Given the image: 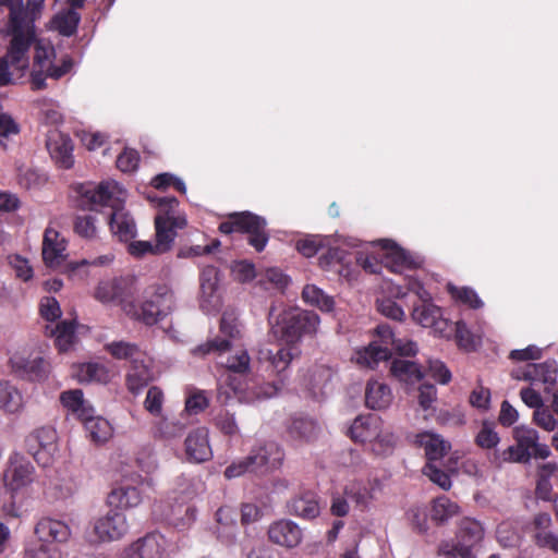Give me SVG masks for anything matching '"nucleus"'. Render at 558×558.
<instances>
[{
	"instance_id": "1",
	"label": "nucleus",
	"mask_w": 558,
	"mask_h": 558,
	"mask_svg": "<svg viewBox=\"0 0 558 558\" xmlns=\"http://www.w3.org/2000/svg\"><path fill=\"white\" fill-rule=\"evenodd\" d=\"M80 206L87 210H99L109 207V226L120 241L129 242L136 235V225L133 217L124 211L122 203L124 191L116 181H104L98 184L87 183L77 187Z\"/></svg>"
},
{
	"instance_id": "2",
	"label": "nucleus",
	"mask_w": 558,
	"mask_h": 558,
	"mask_svg": "<svg viewBox=\"0 0 558 558\" xmlns=\"http://www.w3.org/2000/svg\"><path fill=\"white\" fill-rule=\"evenodd\" d=\"M515 445L509 446L502 451H494L490 462L500 468L507 462H527L531 458L546 459L550 454L549 447L538 442V433L525 426L513 429Z\"/></svg>"
},
{
	"instance_id": "3",
	"label": "nucleus",
	"mask_w": 558,
	"mask_h": 558,
	"mask_svg": "<svg viewBox=\"0 0 558 558\" xmlns=\"http://www.w3.org/2000/svg\"><path fill=\"white\" fill-rule=\"evenodd\" d=\"M219 230L226 234L232 232L247 233L250 245L257 252H262L268 242L266 220L248 211L231 214L228 221L220 223Z\"/></svg>"
},
{
	"instance_id": "4",
	"label": "nucleus",
	"mask_w": 558,
	"mask_h": 558,
	"mask_svg": "<svg viewBox=\"0 0 558 558\" xmlns=\"http://www.w3.org/2000/svg\"><path fill=\"white\" fill-rule=\"evenodd\" d=\"M129 531L126 517L119 510H110L97 518L86 529L84 538L90 545L122 538Z\"/></svg>"
},
{
	"instance_id": "5",
	"label": "nucleus",
	"mask_w": 558,
	"mask_h": 558,
	"mask_svg": "<svg viewBox=\"0 0 558 558\" xmlns=\"http://www.w3.org/2000/svg\"><path fill=\"white\" fill-rule=\"evenodd\" d=\"M174 294L166 284L150 286L145 290V300L141 306L138 319L154 325L168 316L174 308Z\"/></svg>"
},
{
	"instance_id": "6",
	"label": "nucleus",
	"mask_w": 558,
	"mask_h": 558,
	"mask_svg": "<svg viewBox=\"0 0 558 558\" xmlns=\"http://www.w3.org/2000/svg\"><path fill=\"white\" fill-rule=\"evenodd\" d=\"M484 538L482 524L473 519L464 518L460 521L456 535V543L450 546L448 543L440 547L442 555L448 558H475L472 550L476 548Z\"/></svg>"
},
{
	"instance_id": "7",
	"label": "nucleus",
	"mask_w": 558,
	"mask_h": 558,
	"mask_svg": "<svg viewBox=\"0 0 558 558\" xmlns=\"http://www.w3.org/2000/svg\"><path fill=\"white\" fill-rule=\"evenodd\" d=\"M220 335L193 349V354L204 356L210 352L222 353L230 349L231 341L241 337V326L234 311L223 312L220 319Z\"/></svg>"
},
{
	"instance_id": "8",
	"label": "nucleus",
	"mask_w": 558,
	"mask_h": 558,
	"mask_svg": "<svg viewBox=\"0 0 558 558\" xmlns=\"http://www.w3.org/2000/svg\"><path fill=\"white\" fill-rule=\"evenodd\" d=\"M319 316L313 311L296 310L286 315L282 320V339L290 345L299 342L303 336L316 333Z\"/></svg>"
},
{
	"instance_id": "9",
	"label": "nucleus",
	"mask_w": 558,
	"mask_h": 558,
	"mask_svg": "<svg viewBox=\"0 0 558 558\" xmlns=\"http://www.w3.org/2000/svg\"><path fill=\"white\" fill-rule=\"evenodd\" d=\"M376 332L380 338V344L371 343L363 351L359 352L357 362L374 368L380 361H387L391 356V345L396 343L392 329L389 325H378Z\"/></svg>"
},
{
	"instance_id": "10",
	"label": "nucleus",
	"mask_w": 558,
	"mask_h": 558,
	"mask_svg": "<svg viewBox=\"0 0 558 558\" xmlns=\"http://www.w3.org/2000/svg\"><path fill=\"white\" fill-rule=\"evenodd\" d=\"M248 457L253 466V473L266 474L281 466L284 452L279 444L266 441L254 447Z\"/></svg>"
},
{
	"instance_id": "11",
	"label": "nucleus",
	"mask_w": 558,
	"mask_h": 558,
	"mask_svg": "<svg viewBox=\"0 0 558 558\" xmlns=\"http://www.w3.org/2000/svg\"><path fill=\"white\" fill-rule=\"evenodd\" d=\"M186 226V219L183 216L158 214L155 218L156 227V248L157 254H162L171 248V244L177 236V230Z\"/></svg>"
},
{
	"instance_id": "12",
	"label": "nucleus",
	"mask_w": 558,
	"mask_h": 558,
	"mask_svg": "<svg viewBox=\"0 0 558 558\" xmlns=\"http://www.w3.org/2000/svg\"><path fill=\"white\" fill-rule=\"evenodd\" d=\"M168 542L160 533H149L124 551V558H163Z\"/></svg>"
},
{
	"instance_id": "13",
	"label": "nucleus",
	"mask_w": 558,
	"mask_h": 558,
	"mask_svg": "<svg viewBox=\"0 0 558 558\" xmlns=\"http://www.w3.org/2000/svg\"><path fill=\"white\" fill-rule=\"evenodd\" d=\"M287 512L303 520H313L320 513L318 496L312 490L301 492L287 501Z\"/></svg>"
},
{
	"instance_id": "14",
	"label": "nucleus",
	"mask_w": 558,
	"mask_h": 558,
	"mask_svg": "<svg viewBox=\"0 0 558 558\" xmlns=\"http://www.w3.org/2000/svg\"><path fill=\"white\" fill-rule=\"evenodd\" d=\"M268 537L277 545L294 548L302 542V530L295 522L282 519L269 525Z\"/></svg>"
},
{
	"instance_id": "15",
	"label": "nucleus",
	"mask_w": 558,
	"mask_h": 558,
	"mask_svg": "<svg viewBox=\"0 0 558 558\" xmlns=\"http://www.w3.org/2000/svg\"><path fill=\"white\" fill-rule=\"evenodd\" d=\"M66 243L63 238L52 228L45 230L43 240V259L48 267L54 268L65 259Z\"/></svg>"
},
{
	"instance_id": "16",
	"label": "nucleus",
	"mask_w": 558,
	"mask_h": 558,
	"mask_svg": "<svg viewBox=\"0 0 558 558\" xmlns=\"http://www.w3.org/2000/svg\"><path fill=\"white\" fill-rule=\"evenodd\" d=\"M46 145L51 158L59 167L70 169L73 166V144L68 135L52 132L48 136Z\"/></svg>"
},
{
	"instance_id": "17",
	"label": "nucleus",
	"mask_w": 558,
	"mask_h": 558,
	"mask_svg": "<svg viewBox=\"0 0 558 558\" xmlns=\"http://www.w3.org/2000/svg\"><path fill=\"white\" fill-rule=\"evenodd\" d=\"M35 534L38 542L51 544L52 542L64 543L71 535L66 523L51 518H43L35 525Z\"/></svg>"
},
{
	"instance_id": "18",
	"label": "nucleus",
	"mask_w": 558,
	"mask_h": 558,
	"mask_svg": "<svg viewBox=\"0 0 558 558\" xmlns=\"http://www.w3.org/2000/svg\"><path fill=\"white\" fill-rule=\"evenodd\" d=\"M185 453L191 462L201 463L209 460L213 456L208 442V433L205 428H197L191 432L185 439Z\"/></svg>"
},
{
	"instance_id": "19",
	"label": "nucleus",
	"mask_w": 558,
	"mask_h": 558,
	"mask_svg": "<svg viewBox=\"0 0 558 558\" xmlns=\"http://www.w3.org/2000/svg\"><path fill=\"white\" fill-rule=\"evenodd\" d=\"M415 444L424 448L428 462H437L451 449L450 442L440 435L423 432L415 436Z\"/></svg>"
},
{
	"instance_id": "20",
	"label": "nucleus",
	"mask_w": 558,
	"mask_h": 558,
	"mask_svg": "<svg viewBox=\"0 0 558 558\" xmlns=\"http://www.w3.org/2000/svg\"><path fill=\"white\" fill-rule=\"evenodd\" d=\"M33 472L34 468L31 462L15 459L11 461L5 471V484L11 490H17L32 482Z\"/></svg>"
},
{
	"instance_id": "21",
	"label": "nucleus",
	"mask_w": 558,
	"mask_h": 558,
	"mask_svg": "<svg viewBox=\"0 0 558 558\" xmlns=\"http://www.w3.org/2000/svg\"><path fill=\"white\" fill-rule=\"evenodd\" d=\"M216 534L221 542L232 544L238 534L236 512L228 506L220 507L216 512Z\"/></svg>"
},
{
	"instance_id": "22",
	"label": "nucleus",
	"mask_w": 558,
	"mask_h": 558,
	"mask_svg": "<svg viewBox=\"0 0 558 558\" xmlns=\"http://www.w3.org/2000/svg\"><path fill=\"white\" fill-rule=\"evenodd\" d=\"M379 427L380 418L377 415H360L350 427V436L355 441L372 442L374 437L378 435Z\"/></svg>"
},
{
	"instance_id": "23",
	"label": "nucleus",
	"mask_w": 558,
	"mask_h": 558,
	"mask_svg": "<svg viewBox=\"0 0 558 558\" xmlns=\"http://www.w3.org/2000/svg\"><path fill=\"white\" fill-rule=\"evenodd\" d=\"M441 310L432 302H423L415 305L413 308V318L423 327L435 328L440 333L445 332L441 325H447L446 320L441 319Z\"/></svg>"
},
{
	"instance_id": "24",
	"label": "nucleus",
	"mask_w": 558,
	"mask_h": 558,
	"mask_svg": "<svg viewBox=\"0 0 558 558\" xmlns=\"http://www.w3.org/2000/svg\"><path fill=\"white\" fill-rule=\"evenodd\" d=\"M318 433L317 422L308 416H294L288 425V434L293 440L310 442L316 439Z\"/></svg>"
},
{
	"instance_id": "25",
	"label": "nucleus",
	"mask_w": 558,
	"mask_h": 558,
	"mask_svg": "<svg viewBox=\"0 0 558 558\" xmlns=\"http://www.w3.org/2000/svg\"><path fill=\"white\" fill-rule=\"evenodd\" d=\"M557 378V365L554 361H546L539 364H529L525 366L523 380L532 385L543 383L546 386H554Z\"/></svg>"
},
{
	"instance_id": "26",
	"label": "nucleus",
	"mask_w": 558,
	"mask_h": 558,
	"mask_svg": "<svg viewBox=\"0 0 558 558\" xmlns=\"http://www.w3.org/2000/svg\"><path fill=\"white\" fill-rule=\"evenodd\" d=\"M392 400L390 388L377 380H371L367 383L365 389V404L367 408L373 410L386 409Z\"/></svg>"
},
{
	"instance_id": "27",
	"label": "nucleus",
	"mask_w": 558,
	"mask_h": 558,
	"mask_svg": "<svg viewBox=\"0 0 558 558\" xmlns=\"http://www.w3.org/2000/svg\"><path fill=\"white\" fill-rule=\"evenodd\" d=\"M153 372L149 365L145 363L143 357L133 360L126 376L128 387L130 391L136 393L143 387L147 386L148 383L153 380Z\"/></svg>"
},
{
	"instance_id": "28",
	"label": "nucleus",
	"mask_w": 558,
	"mask_h": 558,
	"mask_svg": "<svg viewBox=\"0 0 558 558\" xmlns=\"http://www.w3.org/2000/svg\"><path fill=\"white\" fill-rule=\"evenodd\" d=\"M56 441L57 433L52 427H40L27 438L29 449L35 457L40 451L52 453L56 449Z\"/></svg>"
},
{
	"instance_id": "29",
	"label": "nucleus",
	"mask_w": 558,
	"mask_h": 558,
	"mask_svg": "<svg viewBox=\"0 0 558 558\" xmlns=\"http://www.w3.org/2000/svg\"><path fill=\"white\" fill-rule=\"evenodd\" d=\"M141 501V492L134 486L114 488L108 496V504L116 508H133L140 505Z\"/></svg>"
},
{
	"instance_id": "30",
	"label": "nucleus",
	"mask_w": 558,
	"mask_h": 558,
	"mask_svg": "<svg viewBox=\"0 0 558 558\" xmlns=\"http://www.w3.org/2000/svg\"><path fill=\"white\" fill-rule=\"evenodd\" d=\"M84 426L88 437L97 444L107 441L112 435L110 423L100 416H83Z\"/></svg>"
},
{
	"instance_id": "31",
	"label": "nucleus",
	"mask_w": 558,
	"mask_h": 558,
	"mask_svg": "<svg viewBox=\"0 0 558 558\" xmlns=\"http://www.w3.org/2000/svg\"><path fill=\"white\" fill-rule=\"evenodd\" d=\"M165 517L173 526L178 529H184L194 522L196 510L194 507L183 502L170 505L169 510L165 513Z\"/></svg>"
},
{
	"instance_id": "32",
	"label": "nucleus",
	"mask_w": 558,
	"mask_h": 558,
	"mask_svg": "<svg viewBox=\"0 0 558 558\" xmlns=\"http://www.w3.org/2000/svg\"><path fill=\"white\" fill-rule=\"evenodd\" d=\"M21 392L9 381H0V409L8 413H16L22 409Z\"/></svg>"
},
{
	"instance_id": "33",
	"label": "nucleus",
	"mask_w": 558,
	"mask_h": 558,
	"mask_svg": "<svg viewBox=\"0 0 558 558\" xmlns=\"http://www.w3.org/2000/svg\"><path fill=\"white\" fill-rule=\"evenodd\" d=\"M81 16L73 9H68L59 12L52 20V26L63 36H72L80 23Z\"/></svg>"
},
{
	"instance_id": "34",
	"label": "nucleus",
	"mask_w": 558,
	"mask_h": 558,
	"mask_svg": "<svg viewBox=\"0 0 558 558\" xmlns=\"http://www.w3.org/2000/svg\"><path fill=\"white\" fill-rule=\"evenodd\" d=\"M391 374L402 381H418L423 378L421 368L411 361L395 360L390 365Z\"/></svg>"
},
{
	"instance_id": "35",
	"label": "nucleus",
	"mask_w": 558,
	"mask_h": 558,
	"mask_svg": "<svg viewBox=\"0 0 558 558\" xmlns=\"http://www.w3.org/2000/svg\"><path fill=\"white\" fill-rule=\"evenodd\" d=\"M75 377L80 383H107L109 373L104 365L86 363L77 367Z\"/></svg>"
},
{
	"instance_id": "36",
	"label": "nucleus",
	"mask_w": 558,
	"mask_h": 558,
	"mask_svg": "<svg viewBox=\"0 0 558 558\" xmlns=\"http://www.w3.org/2000/svg\"><path fill=\"white\" fill-rule=\"evenodd\" d=\"M302 296L306 303L317 306L322 311L330 312L333 310V299L314 284L305 286Z\"/></svg>"
},
{
	"instance_id": "37",
	"label": "nucleus",
	"mask_w": 558,
	"mask_h": 558,
	"mask_svg": "<svg viewBox=\"0 0 558 558\" xmlns=\"http://www.w3.org/2000/svg\"><path fill=\"white\" fill-rule=\"evenodd\" d=\"M344 495L349 501L357 508L365 509L374 498L373 489L362 483H352L344 488Z\"/></svg>"
},
{
	"instance_id": "38",
	"label": "nucleus",
	"mask_w": 558,
	"mask_h": 558,
	"mask_svg": "<svg viewBox=\"0 0 558 558\" xmlns=\"http://www.w3.org/2000/svg\"><path fill=\"white\" fill-rule=\"evenodd\" d=\"M185 425L179 421L160 417L153 426V436L159 439H172L182 435Z\"/></svg>"
},
{
	"instance_id": "39",
	"label": "nucleus",
	"mask_w": 558,
	"mask_h": 558,
	"mask_svg": "<svg viewBox=\"0 0 558 558\" xmlns=\"http://www.w3.org/2000/svg\"><path fill=\"white\" fill-rule=\"evenodd\" d=\"M219 283V271L214 266H207L201 274V291L203 298L211 302L216 295Z\"/></svg>"
},
{
	"instance_id": "40",
	"label": "nucleus",
	"mask_w": 558,
	"mask_h": 558,
	"mask_svg": "<svg viewBox=\"0 0 558 558\" xmlns=\"http://www.w3.org/2000/svg\"><path fill=\"white\" fill-rule=\"evenodd\" d=\"M106 348L110 352V354L116 359L130 360L131 363H133V360H137L144 356L143 352L138 349V347L130 342H111L107 344Z\"/></svg>"
},
{
	"instance_id": "41",
	"label": "nucleus",
	"mask_w": 558,
	"mask_h": 558,
	"mask_svg": "<svg viewBox=\"0 0 558 558\" xmlns=\"http://www.w3.org/2000/svg\"><path fill=\"white\" fill-rule=\"evenodd\" d=\"M459 513V506L448 498H438L433 506L432 519L442 523Z\"/></svg>"
},
{
	"instance_id": "42",
	"label": "nucleus",
	"mask_w": 558,
	"mask_h": 558,
	"mask_svg": "<svg viewBox=\"0 0 558 558\" xmlns=\"http://www.w3.org/2000/svg\"><path fill=\"white\" fill-rule=\"evenodd\" d=\"M295 354L296 348L287 347L280 348L279 350H277L276 353H271L270 351H268L267 359L270 361V364L274 367V369L278 374H280L287 369Z\"/></svg>"
},
{
	"instance_id": "43",
	"label": "nucleus",
	"mask_w": 558,
	"mask_h": 558,
	"mask_svg": "<svg viewBox=\"0 0 558 558\" xmlns=\"http://www.w3.org/2000/svg\"><path fill=\"white\" fill-rule=\"evenodd\" d=\"M397 442V436L388 430L378 428V435L374 437L372 449L378 454H388L392 451Z\"/></svg>"
},
{
	"instance_id": "44",
	"label": "nucleus",
	"mask_w": 558,
	"mask_h": 558,
	"mask_svg": "<svg viewBox=\"0 0 558 558\" xmlns=\"http://www.w3.org/2000/svg\"><path fill=\"white\" fill-rule=\"evenodd\" d=\"M423 474L445 490H448L451 487L449 474L442 471L436 462H427L423 468Z\"/></svg>"
},
{
	"instance_id": "45",
	"label": "nucleus",
	"mask_w": 558,
	"mask_h": 558,
	"mask_svg": "<svg viewBox=\"0 0 558 558\" xmlns=\"http://www.w3.org/2000/svg\"><path fill=\"white\" fill-rule=\"evenodd\" d=\"M61 403L73 412H80L83 417L85 415V401L83 392L80 389L68 390L60 396Z\"/></svg>"
},
{
	"instance_id": "46",
	"label": "nucleus",
	"mask_w": 558,
	"mask_h": 558,
	"mask_svg": "<svg viewBox=\"0 0 558 558\" xmlns=\"http://www.w3.org/2000/svg\"><path fill=\"white\" fill-rule=\"evenodd\" d=\"M74 231L84 239H94L97 233L95 217L92 215L77 216L74 220Z\"/></svg>"
},
{
	"instance_id": "47",
	"label": "nucleus",
	"mask_w": 558,
	"mask_h": 558,
	"mask_svg": "<svg viewBox=\"0 0 558 558\" xmlns=\"http://www.w3.org/2000/svg\"><path fill=\"white\" fill-rule=\"evenodd\" d=\"M19 184L24 189H35L46 182V177L32 168H20L17 174Z\"/></svg>"
},
{
	"instance_id": "48",
	"label": "nucleus",
	"mask_w": 558,
	"mask_h": 558,
	"mask_svg": "<svg viewBox=\"0 0 558 558\" xmlns=\"http://www.w3.org/2000/svg\"><path fill=\"white\" fill-rule=\"evenodd\" d=\"M378 243L381 245L384 250L388 252L389 256L392 258L395 264V271H399V268L404 265H410L408 254L403 250L398 247L392 241L379 240Z\"/></svg>"
},
{
	"instance_id": "49",
	"label": "nucleus",
	"mask_w": 558,
	"mask_h": 558,
	"mask_svg": "<svg viewBox=\"0 0 558 558\" xmlns=\"http://www.w3.org/2000/svg\"><path fill=\"white\" fill-rule=\"evenodd\" d=\"M25 558H61V556L56 546L38 542L25 550Z\"/></svg>"
},
{
	"instance_id": "50",
	"label": "nucleus",
	"mask_w": 558,
	"mask_h": 558,
	"mask_svg": "<svg viewBox=\"0 0 558 558\" xmlns=\"http://www.w3.org/2000/svg\"><path fill=\"white\" fill-rule=\"evenodd\" d=\"M163 403V392L160 388L153 386L148 389L144 407L145 409L155 416H160Z\"/></svg>"
},
{
	"instance_id": "51",
	"label": "nucleus",
	"mask_w": 558,
	"mask_h": 558,
	"mask_svg": "<svg viewBox=\"0 0 558 558\" xmlns=\"http://www.w3.org/2000/svg\"><path fill=\"white\" fill-rule=\"evenodd\" d=\"M475 442L481 448L492 449L499 442V436L490 424L484 422L475 437Z\"/></svg>"
},
{
	"instance_id": "52",
	"label": "nucleus",
	"mask_w": 558,
	"mask_h": 558,
	"mask_svg": "<svg viewBox=\"0 0 558 558\" xmlns=\"http://www.w3.org/2000/svg\"><path fill=\"white\" fill-rule=\"evenodd\" d=\"M332 372L326 366H317L311 375L312 390L315 396L323 392L324 387L330 381Z\"/></svg>"
},
{
	"instance_id": "53",
	"label": "nucleus",
	"mask_w": 558,
	"mask_h": 558,
	"mask_svg": "<svg viewBox=\"0 0 558 558\" xmlns=\"http://www.w3.org/2000/svg\"><path fill=\"white\" fill-rule=\"evenodd\" d=\"M449 291L453 298L470 305L472 308H478L483 304L475 291L470 288H456L449 286Z\"/></svg>"
},
{
	"instance_id": "54",
	"label": "nucleus",
	"mask_w": 558,
	"mask_h": 558,
	"mask_svg": "<svg viewBox=\"0 0 558 558\" xmlns=\"http://www.w3.org/2000/svg\"><path fill=\"white\" fill-rule=\"evenodd\" d=\"M323 246V239L318 235H311L296 242V250L305 257L314 256Z\"/></svg>"
},
{
	"instance_id": "55",
	"label": "nucleus",
	"mask_w": 558,
	"mask_h": 558,
	"mask_svg": "<svg viewBox=\"0 0 558 558\" xmlns=\"http://www.w3.org/2000/svg\"><path fill=\"white\" fill-rule=\"evenodd\" d=\"M209 404L204 391H194L185 400V411L190 414H198Z\"/></svg>"
},
{
	"instance_id": "56",
	"label": "nucleus",
	"mask_w": 558,
	"mask_h": 558,
	"mask_svg": "<svg viewBox=\"0 0 558 558\" xmlns=\"http://www.w3.org/2000/svg\"><path fill=\"white\" fill-rule=\"evenodd\" d=\"M140 161V155L134 149H125L118 156L117 167L123 172L134 171Z\"/></svg>"
},
{
	"instance_id": "57",
	"label": "nucleus",
	"mask_w": 558,
	"mask_h": 558,
	"mask_svg": "<svg viewBox=\"0 0 558 558\" xmlns=\"http://www.w3.org/2000/svg\"><path fill=\"white\" fill-rule=\"evenodd\" d=\"M40 314L41 316L50 322H53L61 317V308L59 302L52 296H46L40 302Z\"/></svg>"
},
{
	"instance_id": "58",
	"label": "nucleus",
	"mask_w": 558,
	"mask_h": 558,
	"mask_svg": "<svg viewBox=\"0 0 558 558\" xmlns=\"http://www.w3.org/2000/svg\"><path fill=\"white\" fill-rule=\"evenodd\" d=\"M225 366L234 373H246L250 368V356L246 351H240L234 356L228 357Z\"/></svg>"
},
{
	"instance_id": "59",
	"label": "nucleus",
	"mask_w": 558,
	"mask_h": 558,
	"mask_svg": "<svg viewBox=\"0 0 558 558\" xmlns=\"http://www.w3.org/2000/svg\"><path fill=\"white\" fill-rule=\"evenodd\" d=\"M377 310L384 316L395 320H401L404 316L403 310L395 301L390 299H384L378 301Z\"/></svg>"
},
{
	"instance_id": "60",
	"label": "nucleus",
	"mask_w": 558,
	"mask_h": 558,
	"mask_svg": "<svg viewBox=\"0 0 558 558\" xmlns=\"http://www.w3.org/2000/svg\"><path fill=\"white\" fill-rule=\"evenodd\" d=\"M454 333L458 344L465 350L475 348L474 338L463 322H457L454 325Z\"/></svg>"
},
{
	"instance_id": "61",
	"label": "nucleus",
	"mask_w": 558,
	"mask_h": 558,
	"mask_svg": "<svg viewBox=\"0 0 558 558\" xmlns=\"http://www.w3.org/2000/svg\"><path fill=\"white\" fill-rule=\"evenodd\" d=\"M427 373L430 377L440 384H448L451 379L449 369L445 366L441 361L429 360Z\"/></svg>"
},
{
	"instance_id": "62",
	"label": "nucleus",
	"mask_w": 558,
	"mask_h": 558,
	"mask_svg": "<svg viewBox=\"0 0 558 558\" xmlns=\"http://www.w3.org/2000/svg\"><path fill=\"white\" fill-rule=\"evenodd\" d=\"M112 283L117 284V289H114V292L117 294V301L116 302H126L130 300L133 295V280L131 278H114L112 279Z\"/></svg>"
},
{
	"instance_id": "63",
	"label": "nucleus",
	"mask_w": 558,
	"mask_h": 558,
	"mask_svg": "<svg viewBox=\"0 0 558 558\" xmlns=\"http://www.w3.org/2000/svg\"><path fill=\"white\" fill-rule=\"evenodd\" d=\"M117 287H118L117 284L112 283V279L107 280V281H101L98 283L94 295L101 303L116 302L117 294L114 292V289H117Z\"/></svg>"
},
{
	"instance_id": "64",
	"label": "nucleus",
	"mask_w": 558,
	"mask_h": 558,
	"mask_svg": "<svg viewBox=\"0 0 558 558\" xmlns=\"http://www.w3.org/2000/svg\"><path fill=\"white\" fill-rule=\"evenodd\" d=\"M246 472L253 473V466L251 465L250 457H245L239 461H234L225 470V476L227 478H234L243 475Z\"/></svg>"
}]
</instances>
